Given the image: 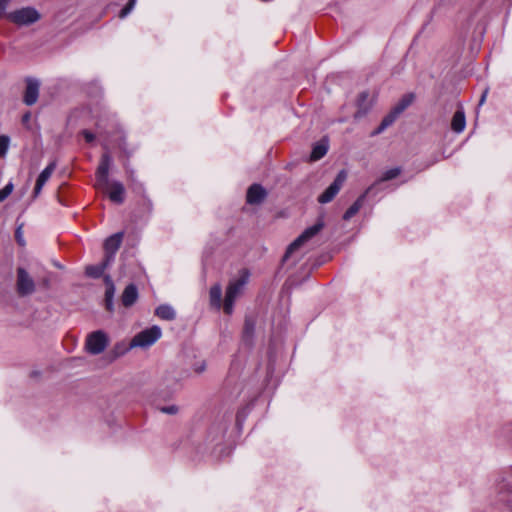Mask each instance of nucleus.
Wrapping results in <instances>:
<instances>
[{"label":"nucleus","instance_id":"nucleus-1","mask_svg":"<svg viewBox=\"0 0 512 512\" xmlns=\"http://www.w3.org/2000/svg\"><path fill=\"white\" fill-rule=\"evenodd\" d=\"M250 278L248 270L243 269L239 272V276L229 282L223 303L224 312L228 315L232 314L236 299L243 293L245 286Z\"/></svg>","mask_w":512,"mask_h":512},{"label":"nucleus","instance_id":"nucleus-2","mask_svg":"<svg viewBox=\"0 0 512 512\" xmlns=\"http://www.w3.org/2000/svg\"><path fill=\"white\" fill-rule=\"evenodd\" d=\"M162 335L161 328L157 325H154L148 329H145L138 334H136L131 342L129 343V347H124L122 351L117 353L118 355H123L131 348L141 347L147 348L153 345Z\"/></svg>","mask_w":512,"mask_h":512},{"label":"nucleus","instance_id":"nucleus-3","mask_svg":"<svg viewBox=\"0 0 512 512\" xmlns=\"http://www.w3.org/2000/svg\"><path fill=\"white\" fill-rule=\"evenodd\" d=\"M324 227V222L318 220L314 225L306 228L287 248L283 260L286 261L300 246L317 235Z\"/></svg>","mask_w":512,"mask_h":512},{"label":"nucleus","instance_id":"nucleus-4","mask_svg":"<svg viewBox=\"0 0 512 512\" xmlns=\"http://www.w3.org/2000/svg\"><path fill=\"white\" fill-rule=\"evenodd\" d=\"M108 337L102 330L94 331L87 336L86 349L92 355L102 353L108 345Z\"/></svg>","mask_w":512,"mask_h":512},{"label":"nucleus","instance_id":"nucleus-5","mask_svg":"<svg viewBox=\"0 0 512 512\" xmlns=\"http://www.w3.org/2000/svg\"><path fill=\"white\" fill-rule=\"evenodd\" d=\"M8 18L17 25H30L40 19V14L35 8L25 7L10 13Z\"/></svg>","mask_w":512,"mask_h":512},{"label":"nucleus","instance_id":"nucleus-6","mask_svg":"<svg viewBox=\"0 0 512 512\" xmlns=\"http://www.w3.org/2000/svg\"><path fill=\"white\" fill-rule=\"evenodd\" d=\"M347 173L345 170H341L334 181L330 184V186L318 197V201L322 204L329 203L334 199V197L338 194L340 189L342 188L344 182L346 181Z\"/></svg>","mask_w":512,"mask_h":512},{"label":"nucleus","instance_id":"nucleus-7","mask_svg":"<svg viewBox=\"0 0 512 512\" xmlns=\"http://www.w3.org/2000/svg\"><path fill=\"white\" fill-rule=\"evenodd\" d=\"M17 292L21 296L30 295L35 291V283L24 268L17 270Z\"/></svg>","mask_w":512,"mask_h":512},{"label":"nucleus","instance_id":"nucleus-8","mask_svg":"<svg viewBox=\"0 0 512 512\" xmlns=\"http://www.w3.org/2000/svg\"><path fill=\"white\" fill-rule=\"evenodd\" d=\"M123 240V232H118L105 240L104 249H105V258L107 262H113L115 254L119 249Z\"/></svg>","mask_w":512,"mask_h":512},{"label":"nucleus","instance_id":"nucleus-9","mask_svg":"<svg viewBox=\"0 0 512 512\" xmlns=\"http://www.w3.org/2000/svg\"><path fill=\"white\" fill-rule=\"evenodd\" d=\"M106 190L109 196V199L117 204H121L125 200V188L123 184L119 181H108V185H104L101 187Z\"/></svg>","mask_w":512,"mask_h":512},{"label":"nucleus","instance_id":"nucleus-10","mask_svg":"<svg viewBox=\"0 0 512 512\" xmlns=\"http://www.w3.org/2000/svg\"><path fill=\"white\" fill-rule=\"evenodd\" d=\"M111 164V157L108 153H105L101 157V161L96 171V181L98 187H104L108 185V173Z\"/></svg>","mask_w":512,"mask_h":512},{"label":"nucleus","instance_id":"nucleus-11","mask_svg":"<svg viewBox=\"0 0 512 512\" xmlns=\"http://www.w3.org/2000/svg\"><path fill=\"white\" fill-rule=\"evenodd\" d=\"M496 491L497 504L512 509V490L510 489L509 484L504 482L499 483L496 487Z\"/></svg>","mask_w":512,"mask_h":512},{"label":"nucleus","instance_id":"nucleus-12","mask_svg":"<svg viewBox=\"0 0 512 512\" xmlns=\"http://www.w3.org/2000/svg\"><path fill=\"white\" fill-rule=\"evenodd\" d=\"M266 190L259 184H253L249 187L246 195L249 204H260L266 198Z\"/></svg>","mask_w":512,"mask_h":512},{"label":"nucleus","instance_id":"nucleus-13","mask_svg":"<svg viewBox=\"0 0 512 512\" xmlns=\"http://www.w3.org/2000/svg\"><path fill=\"white\" fill-rule=\"evenodd\" d=\"M55 168H56V164L54 162H52L49 165H47V167L39 174V176L36 180L35 187H34V195L35 196L40 194L43 186L49 180V178L51 177Z\"/></svg>","mask_w":512,"mask_h":512},{"label":"nucleus","instance_id":"nucleus-14","mask_svg":"<svg viewBox=\"0 0 512 512\" xmlns=\"http://www.w3.org/2000/svg\"><path fill=\"white\" fill-rule=\"evenodd\" d=\"M39 95V83L36 80H29L27 82L25 94H24V102L27 105H33L36 103Z\"/></svg>","mask_w":512,"mask_h":512},{"label":"nucleus","instance_id":"nucleus-15","mask_svg":"<svg viewBox=\"0 0 512 512\" xmlns=\"http://www.w3.org/2000/svg\"><path fill=\"white\" fill-rule=\"evenodd\" d=\"M137 299H138L137 287L134 284H129L128 286H126V288L124 289L122 296H121L122 304L125 307H130L136 302Z\"/></svg>","mask_w":512,"mask_h":512},{"label":"nucleus","instance_id":"nucleus-16","mask_svg":"<svg viewBox=\"0 0 512 512\" xmlns=\"http://www.w3.org/2000/svg\"><path fill=\"white\" fill-rule=\"evenodd\" d=\"M329 148L328 140L323 138L319 142H317L312 149V152L310 154V161H317L323 158Z\"/></svg>","mask_w":512,"mask_h":512},{"label":"nucleus","instance_id":"nucleus-17","mask_svg":"<svg viewBox=\"0 0 512 512\" xmlns=\"http://www.w3.org/2000/svg\"><path fill=\"white\" fill-rule=\"evenodd\" d=\"M357 106H358V110L355 113L354 117L361 118L362 116H364L367 113V111L369 110V108L371 106V104L369 102V93L368 92L364 91L359 94L358 99H357Z\"/></svg>","mask_w":512,"mask_h":512},{"label":"nucleus","instance_id":"nucleus-18","mask_svg":"<svg viewBox=\"0 0 512 512\" xmlns=\"http://www.w3.org/2000/svg\"><path fill=\"white\" fill-rule=\"evenodd\" d=\"M112 262H107V259L104 258V260L97 265H89L85 269V273L87 276L91 278H99L103 275L105 269L111 264Z\"/></svg>","mask_w":512,"mask_h":512},{"label":"nucleus","instance_id":"nucleus-19","mask_svg":"<svg viewBox=\"0 0 512 512\" xmlns=\"http://www.w3.org/2000/svg\"><path fill=\"white\" fill-rule=\"evenodd\" d=\"M466 127L465 113L463 110H457L452 118L451 128L456 133H461Z\"/></svg>","mask_w":512,"mask_h":512},{"label":"nucleus","instance_id":"nucleus-20","mask_svg":"<svg viewBox=\"0 0 512 512\" xmlns=\"http://www.w3.org/2000/svg\"><path fill=\"white\" fill-rule=\"evenodd\" d=\"M210 304L217 310L222 306V287L220 284H215L210 288L209 291Z\"/></svg>","mask_w":512,"mask_h":512},{"label":"nucleus","instance_id":"nucleus-21","mask_svg":"<svg viewBox=\"0 0 512 512\" xmlns=\"http://www.w3.org/2000/svg\"><path fill=\"white\" fill-rule=\"evenodd\" d=\"M370 189H368L364 194H362L348 209L347 211L344 213L343 215V219L344 220H350L353 216H355L359 210L361 209V207L363 206L364 204V201H365V198H366V195L367 193L369 192Z\"/></svg>","mask_w":512,"mask_h":512},{"label":"nucleus","instance_id":"nucleus-22","mask_svg":"<svg viewBox=\"0 0 512 512\" xmlns=\"http://www.w3.org/2000/svg\"><path fill=\"white\" fill-rule=\"evenodd\" d=\"M399 117V114L396 113V111L393 109L388 115H386L383 120L381 121L379 127L373 131L372 135H378L382 133L385 129H387L389 126H391L396 119Z\"/></svg>","mask_w":512,"mask_h":512},{"label":"nucleus","instance_id":"nucleus-23","mask_svg":"<svg viewBox=\"0 0 512 512\" xmlns=\"http://www.w3.org/2000/svg\"><path fill=\"white\" fill-rule=\"evenodd\" d=\"M155 315L163 320H173L176 317L175 310L170 305H160L155 310Z\"/></svg>","mask_w":512,"mask_h":512},{"label":"nucleus","instance_id":"nucleus-24","mask_svg":"<svg viewBox=\"0 0 512 512\" xmlns=\"http://www.w3.org/2000/svg\"><path fill=\"white\" fill-rule=\"evenodd\" d=\"M105 281L108 284V287L105 292V304L106 309L111 312L113 311V298L115 293V287L109 276L105 277Z\"/></svg>","mask_w":512,"mask_h":512},{"label":"nucleus","instance_id":"nucleus-25","mask_svg":"<svg viewBox=\"0 0 512 512\" xmlns=\"http://www.w3.org/2000/svg\"><path fill=\"white\" fill-rule=\"evenodd\" d=\"M255 331V322L250 319L246 318L244 323V329H243V338L245 341H251L254 335Z\"/></svg>","mask_w":512,"mask_h":512},{"label":"nucleus","instance_id":"nucleus-26","mask_svg":"<svg viewBox=\"0 0 512 512\" xmlns=\"http://www.w3.org/2000/svg\"><path fill=\"white\" fill-rule=\"evenodd\" d=\"M414 96L412 94L405 95L399 103L393 108L399 115L404 112L413 102Z\"/></svg>","mask_w":512,"mask_h":512},{"label":"nucleus","instance_id":"nucleus-27","mask_svg":"<svg viewBox=\"0 0 512 512\" xmlns=\"http://www.w3.org/2000/svg\"><path fill=\"white\" fill-rule=\"evenodd\" d=\"M400 173H401L400 167H394V168L388 169L382 174L379 181L385 182V181L392 180V179L396 178L397 176H399Z\"/></svg>","mask_w":512,"mask_h":512},{"label":"nucleus","instance_id":"nucleus-28","mask_svg":"<svg viewBox=\"0 0 512 512\" xmlns=\"http://www.w3.org/2000/svg\"><path fill=\"white\" fill-rule=\"evenodd\" d=\"M10 143V138L7 135H0V157L6 155Z\"/></svg>","mask_w":512,"mask_h":512},{"label":"nucleus","instance_id":"nucleus-29","mask_svg":"<svg viewBox=\"0 0 512 512\" xmlns=\"http://www.w3.org/2000/svg\"><path fill=\"white\" fill-rule=\"evenodd\" d=\"M13 188V183L9 182L0 190V203L12 193Z\"/></svg>","mask_w":512,"mask_h":512},{"label":"nucleus","instance_id":"nucleus-30","mask_svg":"<svg viewBox=\"0 0 512 512\" xmlns=\"http://www.w3.org/2000/svg\"><path fill=\"white\" fill-rule=\"evenodd\" d=\"M135 3L136 0H129L125 7L120 11L119 17L121 19L125 18L133 10Z\"/></svg>","mask_w":512,"mask_h":512},{"label":"nucleus","instance_id":"nucleus-31","mask_svg":"<svg viewBox=\"0 0 512 512\" xmlns=\"http://www.w3.org/2000/svg\"><path fill=\"white\" fill-rule=\"evenodd\" d=\"M159 410L162 413L169 414V415H175L178 413L179 408L176 405H168V406H162L159 408Z\"/></svg>","mask_w":512,"mask_h":512},{"label":"nucleus","instance_id":"nucleus-32","mask_svg":"<svg viewBox=\"0 0 512 512\" xmlns=\"http://www.w3.org/2000/svg\"><path fill=\"white\" fill-rule=\"evenodd\" d=\"M81 133H82L84 139L86 140V142L91 143L95 140V135L92 132H90L88 130H83Z\"/></svg>","mask_w":512,"mask_h":512},{"label":"nucleus","instance_id":"nucleus-33","mask_svg":"<svg viewBox=\"0 0 512 512\" xmlns=\"http://www.w3.org/2000/svg\"><path fill=\"white\" fill-rule=\"evenodd\" d=\"M124 347H129V344H125L124 342H121V343H117L114 346L113 352H114L115 357H119L120 356L117 353L122 351Z\"/></svg>","mask_w":512,"mask_h":512},{"label":"nucleus","instance_id":"nucleus-34","mask_svg":"<svg viewBox=\"0 0 512 512\" xmlns=\"http://www.w3.org/2000/svg\"><path fill=\"white\" fill-rule=\"evenodd\" d=\"M10 0H0V18L5 15V10Z\"/></svg>","mask_w":512,"mask_h":512},{"label":"nucleus","instance_id":"nucleus-35","mask_svg":"<svg viewBox=\"0 0 512 512\" xmlns=\"http://www.w3.org/2000/svg\"><path fill=\"white\" fill-rule=\"evenodd\" d=\"M486 93H487V92H485V93L482 95V97H481V99H480V104H482V103L485 101Z\"/></svg>","mask_w":512,"mask_h":512},{"label":"nucleus","instance_id":"nucleus-36","mask_svg":"<svg viewBox=\"0 0 512 512\" xmlns=\"http://www.w3.org/2000/svg\"><path fill=\"white\" fill-rule=\"evenodd\" d=\"M28 119H29V115L28 114L23 117V121H27Z\"/></svg>","mask_w":512,"mask_h":512}]
</instances>
